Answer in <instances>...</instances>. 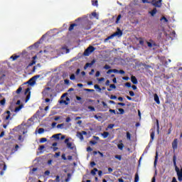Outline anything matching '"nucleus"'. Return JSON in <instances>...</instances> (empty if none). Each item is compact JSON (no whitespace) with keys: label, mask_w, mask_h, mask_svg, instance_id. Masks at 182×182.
Segmentation results:
<instances>
[{"label":"nucleus","mask_w":182,"mask_h":182,"mask_svg":"<svg viewBox=\"0 0 182 182\" xmlns=\"http://www.w3.org/2000/svg\"><path fill=\"white\" fill-rule=\"evenodd\" d=\"M101 136H102L103 139H107V137L110 136V134L107 132H104L102 134H101Z\"/></svg>","instance_id":"nucleus-14"},{"label":"nucleus","mask_w":182,"mask_h":182,"mask_svg":"<svg viewBox=\"0 0 182 182\" xmlns=\"http://www.w3.org/2000/svg\"><path fill=\"white\" fill-rule=\"evenodd\" d=\"M18 58H19V55H15V56L12 55L11 57V59H13V60H16Z\"/></svg>","instance_id":"nucleus-35"},{"label":"nucleus","mask_w":182,"mask_h":182,"mask_svg":"<svg viewBox=\"0 0 182 182\" xmlns=\"http://www.w3.org/2000/svg\"><path fill=\"white\" fill-rule=\"evenodd\" d=\"M92 22L91 21H89L88 22V26L85 28V29H90V26L92 25Z\"/></svg>","instance_id":"nucleus-43"},{"label":"nucleus","mask_w":182,"mask_h":182,"mask_svg":"<svg viewBox=\"0 0 182 182\" xmlns=\"http://www.w3.org/2000/svg\"><path fill=\"white\" fill-rule=\"evenodd\" d=\"M109 87L110 88H108L107 90L108 92H112V89H116V85L114 84H111Z\"/></svg>","instance_id":"nucleus-21"},{"label":"nucleus","mask_w":182,"mask_h":182,"mask_svg":"<svg viewBox=\"0 0 182 182\" xmlns=\"http://www.w3.org/2000/svg\"><path fill=\"white\" fill-rule=\"evenodd\" d=\"M55 181H57V182L60 181V176H56V178H55Z\"/></svg>","instance_id":"nucleus-52"},{"label":"nucleus","mask_w":182,"mask_h":182,"mask_svg":"<svg viewBox=\"0 0 182 182\" xmlns=\"http://www.w3.org/2000/svg\"><path fill=\"white\" fill-rule=\"evenodd\" d=\"M109 112L110 113H114V114H116V111L114 109H109Z\"/></svg>","instance_id":"nucleus-57"},{"label":"nucleus","mask_w":182,"mask_h":182,"mask_svg":"<svg viewBox=\"0 0 182 182\" xmlns=\"http://www.w3.org/2000/svg\"><path fill=\"white\" fill-rule=\"evenodd\" d=\"M98 82H103L105 80V77H101L97 79Z\"/></svg>","instance_id":"nucleus-58"},{"label":"nucleus","mask_w":182,"mask_h":182,"mask_svg":"<svg viewBox=\"0 0 182 182\" xmlns=\"http://www.w3.org/2000/svg\"><path fill=\"white\" fill-rule=\"evenodd\" d=\"M88 109H90V110H91V112H95V107H92V106H89L88 107Z\"/></svg>","instance_id":"nucleus-46"},{"label":"nucleus","mask_w":182,"mask_h":182,"mask_svg":"<svg viewBox=\"0 0 182 182\" xmlns=\"http://www.w3.org/2000/svg\"><path fill=\"white\" fill-rule=\"evenodd\" d=\"M18 140H19V141H23V138L22 137L21 135L18 136Z\"/></svg>","instance_id":"nucleus-51"},{"label":"nucleus","mask_w":182,"mask_h":182,"mask_svg":"<svg viewBox=\"0 0 182 182\" xmlns=\"http://www.w3.org/2000/svg\"><path fill=\"white\" fill-rule=\"evenodd\" d=\"M85 92H95V90L85 89Z\"/></svg>","instance_id":"nucleus-53"},{"label":"nucleus","mask_w":182,"mask_h":182,"mask_svg":"<svg viewBox=\"0 0 182 182\" xmlns=\"http://www.w3.org/2000/svg\"><path fill=\"white\" fill-rule=\"evenodd\" d=\"M114 127V124H109L107 128H106V130H109V129H113Z\"/></svg>","instance_id":"nucleus-28"},{"label":"nucleus","mask_w":182,"mask_h":182,"mask_svg":"<svg viewBox=\"0 0 182 182\" xmlns=\"http://www.w3.org/2000/svg\"><path fill=\"white\" fill-rule=\"evenodd\" d=\"M117 146H118V149H119V150H123V147H124L123 144L121 143L118 144Z\"/></svg>","instance_id":"nucleus-31"},{"label":"nucleus","mask_w":182,"mask_h":182,"mask_svg":"<svg viewBox=\"0 0 182 182\" xmlns=\"http://www.w3.org/2000/svg\"><path fill=\"white\" fill-rule=\"evenodd\" d=\"M45 149V146L43 145L40 146L39 150H43Z\"/></svg>","instance_id":"nucleus-63"},{"label":"nucleus","mask_w":182,"mask_h":182,"mask_svg":"<svg viewBox=\"0 0 182 182\" xmlns=\"http://www.w3.org/2000/svg\"><path fill=\"white\" fill-rule=\"evenodd\" d=\"M94 88L97 90V92H99V93L102 92V88H100L99 85H95Z\"/></svg>","instance_id":"nucleus-18"},{"label":"nucleus","mask_w":182,"mask_h":182,"mask_svg":"<svg viewBox=\"0 0 182 182\" xmlns=\"http://www.w3.org/2000/svg\"><path fill=\"white\" fill-rule=\"evenodd\" d=\"M22 109H23V105H21L18 107L15 108L14 112H15V113H18V112H21V110H22Z\"/></svg>","instance_id":"nucleus-12"},{"label":"nucleus","mask_w":182,"mask_h":182,"mask_svg":"<svg viewBox=\"0 0 182 182\" xmlns=\"http://www.w3.org/2000/svg\"><path fill=\"white\" fill-rule=\"evenodd\" d=\"M36 63V61L35 60H33L31 63L28 64V66H33Z\"/></svg>","instance_id":"nucleus-34"},{"label":"nucleus","mask_w":182,"mask_h":182,"mask_svg":"<svg viewBox=\"0 0 182 182\" xmlns=\"http://www.w3.org/2000/svg\"><path fill=\"white\" fill-rule=\"evenodd\" d=\"M70 140H72V138L70 137L65 139V144H66L68 149L73 150V149H75V144H73V142H70Z\"/></svg>","instance_id":"nucleus-2"},{"label":"nucleus","mask_w":182,"mask_h":182,"mask_svg":"<svg viewBox=\"0 0 182 182\" xmlns=\"http://www.w3.org/2000/svg\"><path fill=\"white\" fill-rule=\"evenodd\" d=\"M110 99L114 100L115 99H117V97H116V95H111Z\"/></svg>","instance_id":"nucleus-49"},{"label":"nucleus","mask_w":182,"mask_h":182,"mask_svg":"<svg viewBox=\"0 0 182 182\" xmlns=\"http://www.w3.org/2000/svg\"><path fill=\"white\" fill-rule=\"evenodd\" d=\"M69 80H64V82H65V85H69Z\"/></svg>","instance_id":"nucleus-61"},{"label":"nucleus","mask_w":182,"mask_h":182,"mask_svg":"<svg viewBox=\"0 0 182 182\" xmlns=\"http://www.w3.org/2000/svg\"><path fill=\"white\" fill-rule=\"evenodd\" d=\"M5 102H6V100L5 99H3L2 100L0 101V103L2 106H4V105H5Z\"/></svg>","instance_id":"nucleus-47"},{"label":"nucleus","mask_w":182,"mask_h":182,"mask_svg":"<svg viewBox=\"0 0 182 182\" xmlns=\"http://www.w3.org/2000/svg\"><path fill=\"white\" fill-rule=\"evenodd\" d=\"M157 160H159V153L156 152V156H155V160H154V167H156V166H157Z\"/></svg>","instance_id":"nucleus-17"},{"label":"nucleus","mask_w":182,"mask_h":182,"mask_svg":"<svg viewBox=\"0 0 182 182\" xmlns=\"http://www.w3.org/2000/svg\"><path fill=\"white\" fill-rule=\"evenodd\" d=\"M157 132H160V126L159 125V120H156Z\"/></svg>","instance_id":"nucleus-38"},{"label":"nucleus","mask_w":182,"mask_h":182,"mask_svg":"<svg viewBox=\"0 0 182 182\" xmlns=\"http://www.w3.org/2000/svg\"><path fill=\"white\" fill-rule=\"evenodd\" d=\"M146 43H147L148 46H149V48H153V45L154 46L156 45V44H154V43H153V41H151V43L147 41Z\"/></svg>","instance_id":"nucleus-24"},{"label":"nucleus","mask_w":182,"mask_h":182,"mask_svg":"<svg viewBox=\"0 0 182 182\" xmlns=\"http://www.w3.org/2000/svg\"><path fill=\"white\" fill-rule=\"evenodd\" d=\"M160 21L164 25H167V23H168V19H167V18H166V16H162V17H161Z\"/></svg>","instance_id":"nucleus-9"},{"label":"nucleus","mask_w":182,"mask_h":182,"mask_svg":"<svg viewBox=\"0 0 182 182\" xmlns=\"http://www.w3.org/2000/svg\"><path fill=\"white\" fill-rule=\"evenodd\" d=\"M46 141H48V139H46V138H41L40 140V143H45Z\"/></svg>","instance_id":"nucleus-33"},{"label":"nucleus","mask_w":182,"mask_h":182,"mask_svg":"<svg viewBox=\"0 0 182 182\" xmlns=\"http://www.w3.org/2000/svg\"><path fill=\"white\" fill-rule=\"evenodd\" d=\"M125 86H127V87H132V83H130V82H127V83L125 84Z\"/></svg>","instance_id":"nucleus-48"},{"label":"nucleus","mask_w":182,"mask_h":182,"mask_svg":"<svg viewBox=\"0 0 182 182\" xmlns=\"http://www.w3.org/2000/svg\"><path fill=\"white\" fill-rule=\"evenodd\" d=\"M119 112L120 113V114H124V109L119 108Z\"/></svg>","instance_id":"nucleus-41"},{"label":"nucleus","mask_w":182,"mask_h":182,"mask_svg":"<svg viewBox=\"0 0 182 182\" xmlns=\"http://www.w3.org/2000/svg\"><path fill=\"white\" fill-rule=\"evenodd\" d=\"M176 160H177V158L176 157V156H174L173 158V166L175 167V170H177V168H178L177 167V162H176Z\"/></svg>","instance_id":"nucleus-16"},{"label":"nucleus","mask_w":182,"mask_h":182,"mask_svg":"<svg viewBox=\"0 0 182 182\" xmlns=\"http://www.w3.org/2000/svg\"><path fill=\"white\" fill-rule=\"evenodd\" d=\"M151 4L156 8H160V6H161V1H151Z\"/></svg>","instance_id":"nucleus-7"},{"label":"nucleus","mask_w":182,"mask_h":182,"mask_svg":"<svg viewBox=\"0 0 182 182\" xmlns=\"http://www.w3.org/2000/svg\"><path fill=\"white\" fill-rule=\"evenodd\" d=\"M93 149L90 146L87 148V151H92Z\"/></svg>","instance_id":"nucleus-62"},{"label":"nucleus","mask_w":182,"mask_h":182,"mask_svg":"<svg viewBox=\"0 0 182 182\" xmlns=\"http://www.w3.org/2000/svg\"><path fill=\"white\" fill-rule=\"evenodd\" d=\"M22 92V87H19L18 89L16 90L17 95H19Z\"/></svg>","instance_id":"nucleus-37"},{"label":"nucleus","mask_w":182,"mask_h":182,"mask_svg":"<svg viewBox=\"0 0 182 182\" xmlns=\"http://www.w3.org/2000/svg\"><path fill=\"white\" fill-rule=\"evenodd\" d=\"M99 76H100V71H97V73L95 74V77H99Z\"/></svg>","instance_id":"nucleus-54"},{"label":"nucleus","mask_w":182,"mask_h":182,"mask_svg":"<svg viewBox=\"0 0 182 182\" xmlns=\"http://www.w3.org/2000/svg\"><path fill=\"white\" fill-rule=\"evenodd\" d=\"M92 5L93 6H97V1H92Z\"/></svg>","instance_id":"nucleus-36"},{"label":"nucleus","mask_w":182,"mask_h":182,"mask_svg":"<svg viewBox=\"0 0 182 182\" xmlns=\"http://www.w3.org/2000/svg\"><path fill=\"white\" fill-rule=\"evenodd\" d=\"M122 35H123V33L122 32V31H120V28H117V31H116L112 36H113V38H114V36L120 37V36H122Z\"/></svg>","instance_id":"nucleus-10"},{"label":"nucleus","mask_w":182,"mask_h":182,"mask_svg":"<svg viewBox=\"0 0 182 182\" xmlns=\"http://www.w3.org/2000/svg\"><path fill=\"white\" fill-rule=\"evenodd\" d=\"M172 182H177V179L176 178V177H173L172 178Z\"/></svg>","instance_id":"nucleus-64"},{"label":"nucleus","mask_w":182,"mask_h":182,"mask_svg":"<svg viewBox=\"0 0 182 182\" xmlns=\"http://www.w3.org/2000/svg\"><path fill=\"white\" fill-rule=\"evenodd\" d=\"M75 26H76L75 23L71 24L69 28V31H73V28H75Z\"/></svg>","instance_id":"nucleus-29"},{"label":"nucleus","mask_w":182,"mask_h":182,"mask_svg":"<svg viewBox=\"0 0 182 182\" xmlns=\"http://www.w3.org/2000/svg\"><path fill=\"white\" fill-rule=\"evenodd\" d=\"M129 95L132 97L134 96V92L133 91H129Z\"/></svg>","instance_id":"nucleus-59"},{"label":"nucleus","mask_w":182,"mask_h":182,"mask_svg":"<svg viewBox=\"0 0 182 182\" xmlns=\"http://www.w3.org/2000/svg\"><path fill=\"white\" fill-rule=\"evenodd\" d=\"M63 126H65V124H60L57 125V129H63Z\"/></svg>","instance_id":"nucleus-30"},{"label":"nucleus","mask_w":182,"mask_h":182,"mask_svg":"<svg viewBox=\"0 0 182 182\" xmlns=\"http://www.w3.org/2000/svg\"><path fill=\"white\" fill-rule=\"evenodd\" d=\"M95 63H96V60H93L91 63H86V65L84 67L85 70H86V69H87V68H92V66H93V65H95Z\"/></svg>","instance_id":"nucleus-8"},{"label":"nucleus","mask_w":182,"mask_h":182,"mask_svg":"<svg viewBox=\"0 0 182 182\" xmlns=\"http://www.w3.org/2000/svg\"><path fill=\"white\" fill-rule=\"evenodd\" d=\"M70 80H75V74L71 75L70 76Z\"/></svg>","instance_id":"nucleus-42"},{"label":"nucleus","mask_w":182,"mask_h":182,"mask_svg":"<svg viewBox=\"0 0 182 182\" xmlns=\"http://www.w3.org/2000/svg\"><path fill=\"white\" fill-rule=\"evenodd\" d=\"M172 147L173 150H176L177 149V139H174L172 143Z\"/></svg>","instance_id":"nucleus-15"},{"label":"nucleus","mask_w":182,"mask_h":182,"mask_svg":"<svg viewBox=\"0 0 182 182\" xmlns=\"http://www.w3.org/2000/svg\"><path fill=\"white\" fill-rule=\"evenodd\" d=\"M107 75H110V73H113V70H109L107 72Z\"/></svg>","instance_id":"nucleus-60"},{"label":"nucleus","mask_w":182,"mask_h":182,"mask_svg":"<svg viewBox=\"0 0 182 182\" xmlns=\"http://www.w3.org/2000/svg\"><path fill=\"white\" fill-rule=\"evenodd\" d=\"M41 75H37L32 77L28 82H25L24 85H30V86H35L36 85V80L39 79Z\"/></svg>","instance_id":"nucleus-1"},{"label":"nucleus","mask_w":182,"mask_h":182,"mask_svg":"<svg viewBox=\"0 0 182 182\" xmlns=\"http://www.w3.org/2000/svg\"><path fill=\"white\" fill-rule=\"evenodd\" d=\"M127 139L128 140H130V139H131L130 132H127Z\"/></svg>","instance_id":"nucleus-44"},{"label":"nucleus","mask_w":182,"mask_h":182,"mask_svg":"<svg viewBox=\"0 0 182 182\" xmlns=\"http://www.w3.org/2000/svg\"><path fill=\"white\" fill-rule=\"evenodd\" d=\"M77 137H78V139H81V140H83V135L81 132H77V134H76Z\"/></svg>","instance_id":"nucleus-20"},{"label":"nucleus","mask_w":182,"mask_h":182,"mask_svg":"<svg viewBox=\"0 0 182 182\" xmlns=\"http://www.w3.org/2000/svg\"><path fill=\"white\" fill-rule=\"evenodd\" d=\"M112 67H110V65H105L104 66V69H106V70H107L108 69H111Z\"/></svg>","instance_id":"nucleus-40"},{"label":"nucleus","mask_w":182,"mask_h":182,"mask_svg":"<svg viewBox=\"0 0 182 182\" xmlns=\"http://www.w3.org/2000/svg\"><path fill=\"white\" fill-rule=\"evenodd\" d=\"M175 171L178 176V181H182V168L181 169H180V168H176V169Z\"/></svg>","instance_id":"nucleus-4"},{"label":"nucleus","mask_w":182,"mask_h":182,"mask_svg":"<svg viewBox=\"0 0 182 182\" xmlns=\"http://www.w3.org/2000/svg\"><path fill=\"white\" fill-rule=\"evenodd\" d=\"M135 182H139V174L136 173L135 174Z\"/></svg>","instance_id":"nucleus-39"},{"label":"nucleus","mask_w":182,"mask_h":182,"mask_svg":"<svg viewBox=\"0 0 182 182\" xmlns=\"http://www.w3.org/2000/svg\"><path fill=\"white\" fill-rule=\"evenodd\" d=\"M25 95H26V103H27V102H29V100L31 99V88H27L26 90Z\"/></svg>","instance_id":"nucleus-5"},{"label":"nucleus","mask_w":182,"mask_h":182,"mask_svg":"<svg viewBox=\"0 0 182 182\" xmlns=\"http://www.w3.org/2000/svg\"><path fill=\"white\" fill-rule=\"evenodd\" d=\"M95 50H96V48H95V47L90 46L85 50L84 55H85V56H89L90 55V53H92V52H95Z\"/></svg>","instance_id":"nucleus-3"},{"label":"nucleus","mask_w":182,"mask_h":182,"mask_svg":"<svg viewBox=\"0 0 182 182\" xmlns=\"http://www.w3.org/2000/svg\"><path fill=\"white\" fill-rule=\"evenodd\" d=\"M151 140H154V132H152L151 133Z\"/></svg>","instance_id":"nucleus-45"},{"label":"nucleus","mask_w":182,"mask_h":182,"mask_svg":"<svg viewBox=\"0 0 182 182\" xmlns=\"http://www.w3.org/2000/svg\"><path fill=\"white\" fill-rule=\"evenodd\" d=\"M120 19H122V14L118 15L115 23H120Z\"/></svg>","instance_id":"nucleus-22"},{"label":"nucleus","mask_w":182,"mask_h":182,"mask_svg":"<svg viewBox=\"0 0 182 182\" xmlns=\"http://www.w3.org/2000/svg\"><path fill=\"white\" fill-rule=\"evenodd\" d=\"M94 117H95V119H96L97 120H99V119H102V117L97 116V115H95Z\"/></svg>","instance_id":"nucleus-55"},{"label":"nucleus","mask_w":182,"mask_h":182,"mask_svg":"<svg viewBox=\"0 0 182 182\" xmlns=\"http://www.w3.org/2000/svg\"><path fill=\"white\" fill-rule=\"evenodd\" d=\"M109 39H113V36L112 35H111V36H108L107 38H105L104 40V42L105 43H107V42L109 41Z\"/></svg>","instance_id":"nucleus-23"},{"label":"nucleus","mask_w":182,"mask_h":182,"mask_svg":"<svg viewBox=\"0 0 182 182\" xmlns=\"http://www.w3.org/2000/svg\"><path fill=\"white\" fill-rule=\"evenodd\" d=\"M149 14H151V16H154V15L157 14V9H154L151 11H149Z\"/></svg>","instance_id":"nucleus-19"},{"label":"nucleus","mask_w":182,"mask_h":182,"mask_svg":"<svg viewBox=\"0 0 182 182\" xmlns=\"http://www.w3.org/2000/svg\"><path fill=\"white\" fill-rule=\"evenodd\" d=\"M90 166H91V167H95V166H96V163H95V161H92L90 163Z\"/></svg>","instance_id":"nucleus-56"},{"label":"nucleus","mask_w":182,"mask_h":182,"mask_svg":"<svg viewBox=\"0 0 182 182\" xmlns=\"http://www.w3.org/2000/svg\"><path fill=\"white\" fill-rule=\"evenodd\" d=\"M44 132H45V129L43 128H40L38 129L39 134H42V133H44Z\"/></svg>","instance_id":"nucleus-32"},{"label":"nucleus","mask_w":182,"mask_h":182,"mask_svg":"<svg viewBox=\"0 0 182 182\" xmlns=\"http://www.w3.org/2000/svg\"><path fill=\"white\" fill-rule=\"evenodd\" d=\"M154 102H156L157 105H160V99L159 98V95H157V94H155L154 95Z\"/></svg>","instance_id":"nucleus-13"},{"label":"nucleus","mask_w":182,"mask_h":182,"mask_svg":"<svg viewBox=\"0 0 182 182\" xmlns=\"http://www.w3.org/2000/svg\"><path fill=\"white\" fill-rule=\"evenodd\" d=\"M131 81L134 85H137L139 83V82L137 81V78H136V77H134V75L131 77Z\"/></svg>","instance_id":"nucleus-11"},{"label":"nucleus","mask_w":182,"mask_h":182,"mask_svg":"<svg viewBox=\"0 0 182 182\" xmlns=\"http://www.w3.org/2000/svg\"><path fill=\"white\" fill-rule=\"evenodd\" d=\"M50 90H51L50 87H46L43 91V96H44V97H48V96H49V93H50Z\"/></svg>","instance_id":"nucleus-6"},{"label":"nucleus","mask_w":182,"mask_h":182,"mask_svg":"<svg viewBox=\"0 0 182 182\" xmlns=\"http://www.w3.org/2000/svg\"><path fill=\"white\" fill-rule=\"evenodd\" d=\"M92 15L94 16V18H96V19H99V14H97L96 12H93Z\"/></svg>","instance_id":"nucleus-26"},{"label":"nucleus","mask_w":182,"mask_h":182,"mask_svg":"<svg viewBox=\"0 0 182 182\" xmlns=\"http://www.w3.org/2000/svg\"><path fill=\"white\" fill-rule=\"evenodd\" d=\"M115 159H117V160H122V156H119V155H116L115 156Z\"/></svg>","instance_id":"nucleus-50"},{"label":"nucleus","mask_w":182,"mask_h":182,"mask_svg":"<svg viewBox=\"0 0 182 182\" xmlns=\"http://www.w3.org/2000/svg\"><path fill=\"white\" fill-rule=\"evenodd\" d=\"M59 136H62V134H54V135L53 136V137L54 139H57L58 140H59Z\"/></svg>","instance_id":"nucleus-27"},{"label":"nucleus","mask_w":182,"mask_h":182,"mask_svg":"<svg viewBox=\"0 0 182 182\" xmlns=\"http://www.w3.org/2000/svg\"><path fill=\"white\" fill-rule=\"evenodd\" d=\"M97 171V168H95L93 170L91 171V174L92 176H95Z\"/></svg>","instance_id":"nucleus-25"}]
</instances>
